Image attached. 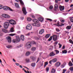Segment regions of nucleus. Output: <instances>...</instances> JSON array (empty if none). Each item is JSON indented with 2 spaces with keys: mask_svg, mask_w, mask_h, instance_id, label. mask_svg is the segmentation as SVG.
<instances>
[{
  "mask_svg": "<svg viewBox=\"0 0 73 73\" xmlns=\"http://www.w3.org/2000/svg\"><path fill=\"white\" fill-rule=\"evenodd\" d=\"M72 27L70 26H68L66 28V29H70Z\"/></svg>",
  "mask_w": 73,
  "mask_h": 73,
  "instance_id": "b1692460",
  "label": "nucleus"
},
{
  "mask_svg": "<svg viewBox=\"0 0 73 73\" xmlns=\"http://www.w3.org/2000/svg\"><path fill=\"white\" fill-rule=\"evenodd\" d=\"M6 39L9 43H11L12 41V39L10 36H8L6 37Z\"/></svg>",
  "mask_w": 73,
  "mask_h": 73,
  "instance_id": "6e6552de",
  "label": "nucleus"
},
{
  "mask_svg": "<svg viewBox=\"0 0 73 73\" xmlns=\"http://www.w3.org/2000/svg\"><path fill=\"white\" fill-rule=\"evenodd\" d=\"M66 71V69H64L63 70V71H62V73H65Z\"/></svg>",
  "mask_w": 73,
  "mask_h": 73,
  "instance_id": "79ce46f5",
  "label": "nucleus"
},
{
  "mask_svg": "<svg viewBox=\"0 0 73 73\" xmlns=\"http://www.w3.org/2000/svg\"><path fill=\"white\" fill-rule=\"evenodd\" d=\"M36 49V47H33L32 48L31 50L32 51H35Z\"/></svg>",
  "mask_w": 73,
  "mask_h": 73,
  "instance_id": "72a5a7b5",
  "label": "nucleus"
},
{
  "mask_svg": "<svg viewBox=\"0 0 73 73\" xmlns=\"http://www.w3.org/2000/svg\"><path fill=\"white\" fill-rule=\"evenodd\" d=\"M39 61H40V58H38L37 60V61L36 62V63H37V62H38Z\"/></svg>",
  "mask_w": 73,
  "mask_h": 73,
  "instance_id": "3c124183",
  "label": "nucleus"
},
{
  "mask_svg": "<svg viewBox=\"0 0 73 73\" xmlns=\"http://www.w3.org/2000/svg\"><path fill=\"white\" fill-rule=\"evenodd\" d=\"M70 21L71 23H73V17H71L70 18Z\"/></svg>",
  "mask_w": 73,
  "mask_h": 73,
  "instance_id": "c85d7f7f",
  "label": "nucleus"
},
{
  "mask_svg": "<svg viewBox=\"0 0 73 73\" xmlns=\"http://www.w3.org/2000/svg\"><path fill=\"white\" fill-rule=\"evenodd\" d=\"M32 17L33 18H35V16L34 15H32Z\"/></svg>",
  "mask_w": 73,
  "mask_h": 73,
  "instance_id": "774afa93",
  "label": "nucleus"
},
{
  "mask_svg": "<svg viewBox=\"0 0 73 73\" xmlns=\"http://www.w3.org/2000/svg\"><path fill=\"white\" fill-rule=\"evenodd\" d=\"M26 46L27 49H30L32 46V44L31 42H27L26 44Z\"/></svg>",
  "mask_w": 73,
  "mask_h": 73,
  "instance_id": "20e7f679",
  "label": "nucleus"
},
{
  "mask_svg": "<svg viewBox=\"0 0 73 73\" xmlns=\"http://www.w3.org/2000/svg\"><path fill=\"white\" fill-rule=\"evenodd\" d=\"M60 21L61 23H64V22H65L64 20H61Z\"/></svg>",
  "mask_w": 73,
  "mask_h": 73,
  "instance_id": "6e6d98bb",
  "label": "nucleus"
},
{
  "mask_svg": "<svg viewBox=\"0 0 73 73\" xmlns=\"http://www.w3.org/2000/svg\"><path fill=\"white\" fill-rule=\"evenodd\" d=\"M27 19L28 21H31V20H32V19H31V18L29 17L27 18Z\"/></svg>",
  "mask_w": 73,
  "mask_h": 73,
  "instance_id": "f704fd0d",
  "label": "nucleus"
},
{
  "mask_svg": "<svg viewBox=\"0 0 73 73\" xmlns=\"http://www.w3.org/2000/svg\"><path fill=\"white\" fill-rule=\"evenodd\" d=\"M9 23L11 25H15L16 24V22L13 20H11L10 21H9Z\"/></svg>",
  "mask_w": 73,
  "mask_h": 73,
  "instance_id": "39448f33",
  "label": "nucleus"
},
{
  "mask_svg": "<svg viewBox=\"0 0 73 73\" xmlns=\"http://www.w3.org/2000/svg\"><path fill=\"white\" fill-rule=\"evenodd\" d=\"M30 34H31V33H28L26 34L25 35L27 36H29L30 35Z\"/></svg>",
  "mask_w": 73,
  "mask_h": 73,
  "instance_id": "49530a36",
  "label": "nucleus"
},
{
  "mask_svg": "<svg viewBox=\"0 0 73 73\" xmlns=\"http://www.w3.org/2000/svg\"><path fill=\"white\" fill-rule=\"evenodd\" d=\"M58 44V42H56L54 43V44H55V45H57V44Z\"/></svg>",
  "mask_w": 73,
  "mask_h": 73,
  "instance_id": "13d9d810",
  "label": "nucleus"
},
{
  "mask_svg": "<svg viewBox=\"0 0 73 73\" xmlns=\"http://www.w3.org/2000/svg\"><path fill=\"white\" fill-rule=\"evenodd\" d=\"M69 0H65V1L66 2H68Z\"/></svg>",
  "mask_w": 73,
  "mask_h": 73,
  "instance_id": "69168bd1",
  "label": "nucleus"
},
{
  "mask_svg": "<svg viewBox=\"0 0 73 73\" xmlns=\"http://www.w3.org/2000/svg\"><path fill=\"white\" fill-rule=\"evenodd\" d=\"M58 0H55L56 3H58Z\"/></svg>",
  "mask_w": 73,
  "mask_h": 73,
  "instance_id": "0e129e2a",
  "label": "nucleus"
},
{
  "mask_svg": "<svg viewBox=\"0 0 73 73\" xmlns=\"http://www.w3.org/2000/svg\"><path fill=\"white\" fill-rule=\"evenodd\" d=\"M55 52H56V54H58V53H59V52H60L59 51L57 50H55Z\"/></svg>",
  "mask_w": 73,
  "mask_h": 73,
  "instance_id": "4c0bfd02",
  "label": "nucleus"
},
{
  "mask_svg": "<svg viewBox=\"0 0 73 73\" xmlns=\"http://www.w3.org/2000/svg\"><path fill=\"white\" fill-rule=\"evenodd\" d=\"M30 55V52H27L25 54V55L26 56H28Z\"/></svg>",
  "mask_w": 73,
  "mask_h": 73,
  "instance_id": "a878e982",
  "label": "nucleus"
},
{
  "mask_svg": "<svg viewBox=\"0 0 73 73\" xmlns=\"http://www.w3.org/2000/svg\"><path fill=\"white\" fill-rule=\"evenodd\" d=\"M22 11L23 12V13L24 15H27V11H26V8H25V7L24 6H23V7Z\"/></svg>",
  "mask_w": 73,
  "mask_h": 73,
  "instance_id": "423d86ee",
  "label": "nucleus"
},
{
  "mask_svg": "<svg viewBox=\"0 0 73 73\" xmlns=\"http://www.w3.org/2000/svg\"><path fill=\"white\" fill-rule=\"evenodd\" d=\"M45 64L46 65H48V62H46L45 63Z\"/></svg>",
  "mask_w": 73,
  "mask_h": 73,
  "instance_id": "680f3d73",
  "label": "nucleus"
},
{
  "mask_svg": "<svg viewBox=\"0 0 73 73\" xmlns=\"http://www.w3.org/2000/svg\"><path fill=\"white\" fill-rule=\"evenodd\" d=\"M9 25V23L8 22H5L4 24V28L5 29H7Z\"/></svg>",
  "mask_w": 73,
  "mask_h": 73,
  "instance_id": "7ed1b4c3",
  "label": "nucleus"
},
{
  "mask_svg": "<svg viewBox=\"0 0 73 73\" xmlns=\"http://www.w3.org/2000/svg\"><path fill=\"white\" fill-rule=\"evenodd\" d=\"M19 67L21 68H23V67L21 66V65L19 66Z\"/></svg>",
  "mask_w": 73,
  "mask_h": 73,
  "instance_id": "338daca9",
  "label": "nucleus"
},
{
  "mask_svg": "<svg viewBox=\"0 0 73 73\" xmlns=\"http://www.w3.org/2000/svg\"><path fill=\"white\" fill-rule=\"evenodd\" d=\"M70 70H71V72H73V67H70Z\"/></svg>",
  "mask_w": 73,
  "mask_h": 73,
  "instance_id": "58836bf2",
  "label": "nucleus"
},
{
  "mask_svg": "<svg viewBox=\"0 0 73 73\" xmlns=\"http://www.w3.org/2000/svg\"><path fill=\"white\" fill-rule=\"evenodd\" d=\"M53 7L52 6H51L49 7V9H50L52 10V9H53Z\"/></svg>",
  "mask_w": 73,
  "mask_h": 73,
  "instance_id": "37998d69",
  "label": "nucleus"
},
{
  "mask_svg": "<svg viewBox=\"0 0 73 73\" xmlns=\"http://www.w3.org/2000/svg\"><path fill=\"white\" fill-rule=\"evenodd\" d=\"M2 16L3 17H4V18H5L6 19L7 18H10V16L6 14H2Z\"/></svg>",
  "mask_w": 73,
  "mask_h": 73,
  "instance_id": "0eeeda50",
  "label": "nucleus"
},
{
  "mask_svg": "<svg viewBox=\"0 0 73 73\" xmlns=\"http://www.w3.org/2000/svg\"><path fill=\"white\" fill-rule=\"evenodd\" d=\"M53 40L54 41H55L57 40V36L56 35H52Z\"/></svg>",
  "mask_w": 73,
  "mask_h": 73,
  "instance_id": "1a4fd4ad",
  "label": "nucleus"
},
{
  "mask_svg": "<svg viewBox=\"0 0 73 73\" xmlns=\"http://www.w3.org/2000/svg\"><path fill=\"white\" fill-rule=\"evenodd\" d=\"M52 60H50L49 62V64H52Z\"/></svg>",
  "mask_w": 73,
  "mask_h": 73,
  "instance_id": "bf43d9fd",
  "label": "nucleus"
},
{
  "mask_svg": "<svg viewBox=\"0 0 73 73\" xmlns=\"http://www.w3.org/2000/svg\"><path fill=\"white\" fill-rule=\"evenodd\" d=\"M59 9L60 11H62L64 10V6H60L59 7Z\"/></svg>",
  "mask_w": 73,
  "mask_h": 73,
  "instance_id": "4468645a",
  "label": "nucleus"
},
{
  "mask_svg": "<svg viewBox=\"0 0 73 73\" xmlns=\"http://www.w3.org/2000/svg\"><path fill=\"white\" fill-rule=\"evenodd\" d=\"M6 47L7 48H8V49H9L10 48H12L13 47V46L11 45H9L7 46H6Z\"/></svg>",
  "mask_w": 73,
  "mask_h": 73,
  "instance_id": "393cba45",
  "label": "nucleus"
},
{
  "mask_svg": "<svg viewBox=\"0 0 73 73\" xmlns=\"http://www.w3.org/2000/svg\"><path fill=\"white\" fill-rule=\"evenodd\" d=\"M44 32V29L40 30L39 31V34L40 35H42V33H43Z\"/></svg>",
  "mask_w": 73,
  "mask_h": 73,
  "instance_id": "2eb2a0df",
  "label": "nucleus"
},
{
  "mask_svg": "<svg viewBox=\"0 0 73 73\" xmlns=\"http://www.w3.org/2000/svg\"><path fill=\"white\" fill-rule=\"evenodd\" d=\"M21 19L22 20H24V17H21Z\"/></svg>",
  "mask_w": 73,
  "mask_h": 73,
  "instance_id": "052dcab7",
  "label": "nucleus"
},
{
  "mask_svg": "<svg viewBox=\"0 0 73 73\" xmlns=\"http://www.w3.org/2000/svg\"><path fill=\"white\" fill-rule=\"evenodd\" d=\"M32 21L34 23H32V25L34 26V27H40V23H38V21L36 19H32Z\"/></svg>",
  "mask_w": 73,
  "mask_h": 73,
  "instance_id": "f257e3e1",
  "label": "nucleus"
},
{
  "mask_svg": "<svg viewBox=\"0 0 73 73\" xmlns=\"http://www.w3.org/2000/svg\"><path fill=\"white\" fill-rule=\"evenodd\" d=\"M16 34L14 33V34H9V36H15V35H16Z\"/></svg>",
  "mask_w": 73,
  "mask_h": 73,
  "instance_id": "7c9ffc66",
  "label": "nucleus"
},
{
  "mask_svg": "<svg viewBox=\"0 0 73 73\" xmlns=\"http://www.w3.org/2000/svg\"><path fill=\"white\" fill-rule=\"evenodd\" d=\"M64 64H62L61 66V68H64Z\"/></svg>",
  "mask_w": 73,
  "mask_h": 73,
  "instance_id": "864d4df0",
  "label": "nucleus"
},
{
  "mask_svg": "<svg viewBox=\"0 0 73 73\" xmlns=\"http://www.w3.org/2000/svg\"><path fill=\"white\" fill-rule=\"evenodd\" d=\"M21 38L22 41H24L25 39L24 38V36L23 35H21Z\"/></svg>",
  "mask_w": 73,
  "mask_h": 73,
  "instance_id": "a211bd4d",
  "label": "nucleus"
},
{
  "mask_svg": "<svg viewBox=\"0 0 73 73\" xmlns=\"http://www.w3.org/2000/svg\"><path fill=\"white\" fill-rule=\"evenodd\" d=\"M55 72H56L55 70L53 68L51 71V73H55Z\"/></svg>",
  "mask_w": 73,
  "mask_h": 73,
  "instance_id": "c756f323",
  "label": "nucleus"
},
{
  "mask_svg": "<svg viewBox=\"0 0 73 73\" xmlns=\"http://www.w3.org/2000/svg\"><path fill=\"white\" fill-rule=\"evenodd\" d=\"M60 65H61V63L58 62H56L55 64V66H56V67H58V66H60Z\"/></svg>",
  "mask_w": 73,
  "mask_h": 73,
  "instance_id": "f8f14e48",
  "label": "nucleus"
},
{
  "mask_svg": "<svg viewBox=\"0 0 73 73\" xmlns=\"http://www.w3.org/2000/svg\"><path fill=\"white\" fill-rule=\"evenodd\" d=\"M9 32H15V31L14 30V28H13V27H12L11 28Z\"/></svg>",
  "mask_w": 73,
  "mask_h": 73,
  "instance_id": "aec40b11",
  "label": "nucleus"
},
{
  "mask_svg": "<svg viewBox=\"0 0 73 73\" xmlns=\"http://www.w3.org/2000/svg\"><path fill=\"white\" fill-rule=\"evenodd\" d=\"M13 62H16L14 58L13 59Z\"/></svg>",
  "mask_w": 73,
  "mask_h": 73,
  "instance_id": "e2e57ef3",
  "label": "nucleus"
},
{
  "mask_svg": "<svg viewBox=\"0 0 73 73\" xmlns=\"http://www.w3.org/2000/svg\"><path fill=\"white\" fill-rule=\"evenodd\" d=\"M20 1V3L22 6H24V2L22 0H19Z\"/></svg>",
  "mask_w": 73,
  "mask_h": 73,
  "instance_id": "6ab92c4d",
  "label": "nucleus"
},
{
  "mask_svg": "<svg viewBox=\"0 0 73 73\" xmlns=\"http://www.w3.org/2000/svg\"><path fill=\"white\" fill-rule=\"evenodd\" d=\"M56 29L57 32H60V30H59L58 29L56 28Z\"/></svg>",
  "mask_w": 73,
  "mask_h": 73,
  "instance_id": "5fc2aeb1",
  "label": "nucleus"
},
{
  "mask_svg": "<svg viewBox=\"0 0 73 73\" xmlns=\"http://www.w3.org/2000/svg\"><path fill=\"white\" fill-rule=\"evenodd\" d=\"M46 19L48 20H49V21H52V19H51L47 18Z\"/></svg>",
  "mask_w": 73,
  "mask_h": 73,
  "instance_id": "de8ad7c7",
  "label": "nucleus"
},
{
  "mask_svg": "<svg viewBox=\"0 0 73 73\" xmlns=\"http://www.w3.org/2000/svg\"><path fill=\"white\" fill-rule=\"evenodd\" d=\"M26 28L27 29H28V30H31L32 29V26L30 25H27Z\"/></svg>",
  "mask_w": 73,
  "mask_h": 73,
  "instance_id": "9d476101",
  "label": "nucleus"
},
{
  "mask_svg": "<svg viewBox=\"0 0 73 73\" xmlns=\"http://www.w3.org/2000/svg\"><path fill=\"white\" fill-rule=\"evenodd\" d=\"M55 56V54H54L53 52H51L50 54V56L51 57H53V56Z\"/></svg>",
  "mask_w": 73,
  "mask_h": 73,
  "instance_id": "dca6fc26",
  "label": "nucleus"
},
{
  "mask_svg": "<svg viewBox=\"0 0 73 73\" xmlns=\"http://www.w3.org/2000/svg\"><path fill=\"white\" fill-rule=\"evenodd\" d=\"M57 59L56 58H54L52 60V62L53 63L56 62H57Z\"/></svg>",
  "mask_w": 73,
  "mask_h": 73,
  "instance_id": "f3484780",
  "label": "nucleus"
},
{
  "mask_svg": "<svg viewBox=\"0 0 73 73\" xmlns=\"http://www.w3.org/2000/svg\"><path fill=\"white\" fill-rule=\"evenodd\" d=\"M64 25V24L63 23H61V25H58V26H59V27H62V26H63Z\"/></svg>",
  "mask_w": 73,
  "mask_h": 73,
  "instance_id": "8fccbe9b",
  "label": "nucleus"
},
{
  "mask_svg": "<svg viewBox=\"0 0 73 73\" xmlns=\"http://www.w3.org/2000/svg\"><path fill=\"white\" fill-rule=\"evenodd\" d=\"M55 9H57L58 8V5L57 4H55Z\"/></svg>",
  "mask_w": 73,
  "mask_h": 73,
  "instance_id": "ea45409f",
  "label": "nucleus"
},
{
  "mask_svg": "<svg viewBox=\"0 0 73 73\" xmlns=\"http://www.w3.org/2000/svg\"><path fill=\"white\" fill-rule=\"evenodd\" d=\"M26 62H27V63L28 62H30V60H29V58H27L26 59Z\"/></svg>",
  "mask_w": 73,
  "mask_h": 73,
  "instance_id": "2f4dec72",
  "label": "nucleus"
},
{
  "mask_svg": "<svg viewBox=\"0 0 73 73\" xmlns=\"http://www.w3.org/2000/svg\"><path fill=\"white\" fill-rule=\"evenodd\" d=\"M31 58L33 61H34L35 60V57L31 56L30 57Z\"/></svg>",
  "mask_w": 73,
  "mask_h": 73,
  "instance_id": "473e14b6",
  "label": "nucleus"
},
{
  "mask_svg": "<svg viewBox=\"0 0 73 73\" xmlns=\"http://www.w3.org/2000/svg\"><path fill=\"white\" fill-rule=\"evenodd\" d=\"M52 36H50V37L49 38V39H48V41H50L52 40Z\"/></svg>",
  "mask_w": 73,
  "mask_h": 73,
  "instance_id": "e433bc0d",
  "label": "nucleus"
},
{
  "mask_svg": "<svg viewBox=\"0 0 73 73\" xmlns=\"http://www.w3.org/2000/svg\"><path fill=\"white\" fill-rule=\"evenodd\" d=\"M15 6L17 8H19V4L17 3H15Z\"/></svg>",
  "mask_w": 73,
  "mask_h": 73,
  "instance_id": "bb28decb",
  "label": "nucleus"
},
{
  "mask_svg": "<svg viewBox=\"0 0 73 73\" xmlns=\"http://www.w3.org/2000/svg\"><path fill=\"white\" fill-rule=\"evenodd\" d=\"M3 6L1 5H0V9H3Z\"/></svg>",
  "mask_w": 73,
  "mask_h": 73,
  "instance_id": "a18cd8bd",
  "label": "nucleus"
},
{
  "mask_svg": "<svg viewBox=\"0 0 73 73\" xmlns=\"http://www.w3.org/2000/svg\"><path fill=\"white\" fill-rule=\"evenodd\" d=\"M58 45H59V48H61L62 46V45L60 44V43H58Z\"/></svg>",
  "mask_w": 73,
  "mask_h": 73,
  "instance_id": "c03bdc74",
  "label": "nucleus"
},
{
  "mask_svg": "<svg viewBox=\"0 0 73 73\" xmlns=\"http://www.w3.org/2000/svg\"><path fill=\"white\" fill-rule=\"evenodd\" d=\"M22 46H23V44H21L19 46V48H21Z\"/></svg>",
  "mask_w": 73,
  "mask_h": 73,
  "instance_id": "4d7b16f0",
  "label": "nucleus"
},
{
  "mask_svg": "<svg viewBox=\"0 0 73 73\" xmlns=\"http://www.w3.org/2000/svg\"><path fill=\"white\" fill-rule=\"evenodd\" d=\"M31 66L33 67H35V66H36V63H32L31 64Z\"/></svg>",
  "mask_w": 73,
  "mask_h": 73,
  "instance_id": "412c9836",
  "label": "nucleus"
},
{
  "mask_svg": "<svg viewBox=\"0 0 73 73\" xmlns=\"http://www.w3.org/2000/svg\"><path fill=\"white\" fill-rule=\"evenodd\" d=\"M38 20L40 22H42L44 21V18L42 17H40L38 18Z\"/></svg>",
  "mask_w": 73,
  "mask_h": 73,
  "instance_id": "ddd939ff",
  "label": "nucleus"
},
{
  "mask_svg": "<svg viewBox=\"0 0 73 73\" xmlns=\"http://www.w3.org/2000/svg\"><path fill=\"white\" fill-rule=\"evenodd\" d=\"M68 65H69L70 66H73V63H72L71 61H70L69 62Z\"/></svg>",
  "mask_w": 73,
  "mask_h": 73,
  "instance_id": "5701e85b",
  "label": "nucleus"
},
{
  "mask_svg": "<svg viewBox=\"0 0 73 73\" xmlns=\"http://www.w3.org/2000/svg\"><path fill=\"white\" fill-rule=\"evenodd\" d=\"M49 68L48 67H47L46 68V72H48V71H49Z\"/></svg>",
  "mask_w": 73,
  "mask_h": 73,
  "instance_id": "09e8293b",
  "label": "nucleus"
},
{
  "mask_svg": "<svg viewBox=\"0 0 73 73\" xmlns=\"http://www.w3.org/2000/svg\"><path fill=\"white\" fill-rule=\"evenodd\" d=\"M69 41L70 42V43H71V44H73V41H72V40L70 39L69 40Z\"/></svg>",
  "mask_w": 73,
  "mask_h": 73,
  "instance_id": "a19ab883",
  "label": "nucleus"
},
{
  "mask_svg": "<svg viewBox=\"0 0 73 73\" xmlns=\"http://www.w3.org/2000/svg\"><path fill=\"white\" fill-rule=\"evenodd\" d=\"M50 35L49 34H47L45 36V37L46 38H49V37H50Z\"/></svg>",
  "mask_w": 73,
  "mask_h": 73,
  "instance_id": "4be33fe9",
  "label": "nucleus"
},
{
  "mask_svg": "<svg viewBox=\"0 0 73 73\" xmlns=\"http://www.w3.org/2000/svg\"><path fill=\"white\" fill-rule=\"evenodd\" d=\"M32 44H36V43L35 41H33L32 42Z\"/></svg>",
  "mask_w": 73,
  "mask_h": 73,
  "instance_id": "603ef678",
  "label": "nucleus"
},
{
  "mask_svg": "<svg viewBox=\"0 0 73 73\" xmlns=\"http://www.w3.org/2000/svg\"><path fill=\"white\" fill-rule=\"evenodd\" d=\"M62 53H64L65 54H66V53H67V51H66V50L62 51Z\"/></svg>",
  "mask_w": 73,
  "mask_h": 73,
  "instance_id": "c9c22d12",
  "label": "nucleus"
},
{
  "mask_svg": "<svg viewBox=\"0 0 73 73\" xmlns=\"http://www.w3.org/2000/svg\"><path fill=\"white\" fill-rule=\"evenodd\" d=\"M3 10H4L5 11H8V10H9V11H12L13 10L12 9H11L9 7H8L7 6H5L3 7Z\"/></svg>",
  "mask_w": 73,
  "mask_h": 73,
  "instance_id": "f03ea898",
  "label": "nucleus"
},
{
  "mask_svg": "<svg viewBox=\"0 0 73 73\" xmlns=\"http://www.w3.org/2000/svg\"><path fill=\"white\" fill-rule=\"evenodd\" d=\"M2 31L4 32V33H7L8 32L7 31V30L5 29H2Z\"/></svg>",
  "mask_w": 73,
  "mask_h": 73,
  "instance_id": "cd10ccee",
  "label": "nucleus"
},
{
  "mask_svg": "<svg viewBox=\"0 0 73 73\" xmlns=\"http://www.w3.org/2000/svg\"><path fill=\"white\" fill-rule=\"evenodd\" d=\"M19 41V37H16V39H13V42L14 43H15V42H17Z\"/></svg>",
  "mask_w": 73,
  "mask_h": 73,
  "instance_id": "9b49d317",
  "label": "nucleus"
}]
</instances>
